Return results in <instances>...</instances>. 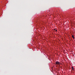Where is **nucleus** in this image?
<instances>
[{
  "label": "nucleus",
  "mask_w": 75,
  "mask_h": 75,
  "mask_svg": "<svg viewBox=\"0 0 75 75\" xmlns=\"http://www.w3.org/2000/svg\"><path fill=\"white\" fill-rule=\"evenodd\" d=\"M56 31H57V30H56Z\"/></svg>",
  "instance_id": "obj_4"
},
{
  "label": "nucleus",
  "mask_w": 75,
  "mask_h": 75,
  "mask_svg": "<svg viewBox=\"0 0 75 75\" xmlns=\"http://www.w3.org/2000/svg\"><path fill=\"white\" fill-rule=\"evenodd\" d=\"M71 68H72V71L74 70V67H72Z\"/></svg>",
  "instance_id": "obj_2"
},
{
  "label": "nucleus",
  "mask_w": 75,
  "mask_h": 75,
  "mask_svg": "<svg viewBox=\"0 0 75 75\" xmlns=\"http://www.w3.org/2000/svg\"><path fill=\"white\" fill-rule=\"evenodd\" d=\"M72 38H73L74 39H75V38H74V35H72Z\"/></svg>",
  "instance_id": "obj_3"
},
{
  "label": "nucleus",
  "mask_w": 75,
  "mask_h": 75,
  "mask_svg": "<svg viewBox=\"0 0 75 75\" xmlns=\"http://www.w3.org/2000/svg\"><path fill=\"white\" fill-rule=\"evenodd\" d=\"M54 30H55V29H54Z\"/></svg>",
  "instance_id": "obj_5"
},
{
  "label": "nucleus",
  "mask_w": 75,
  "mask_h": 75,
  "mask_svg": "<svg viewBox=\"0 0 75 75\" xmlns=\"http://www.w3.org/2000/svg\"><path fill=\"white\" fill-rule=\"evenodd\" d=\"M60 64V62H58L57 61L56 62V65H59Z\"/></svg>",
  "instance_id": "obj_1"
}]
</instances>
